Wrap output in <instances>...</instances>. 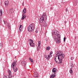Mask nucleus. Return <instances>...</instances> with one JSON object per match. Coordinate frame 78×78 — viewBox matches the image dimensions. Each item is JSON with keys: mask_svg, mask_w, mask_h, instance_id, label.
Masks as SVG:
<instances>
[{"mask_svg": "<svg viewBox=\"0 0 78 78\" xmlns=\"http://www.w3.org/2000/svg\"><path fill=\"white\" fill-rule=\"evenodd\" d=\"M57 37L58 39H61V35L59 34H57Z\"/></svg>", "mask_w": 78, "mask_h": 78, "instance_id": "nucleus-18", "label": "nucleus"}, {"mask_svg": "<svg viewBox=\"0 0 78 78\" xmlns=\"http://www.w3.org/2000/svg\"><path fill=\"white\" fill-rule=\"evenodd\" d=\"M52 34L53 38L54 39H56V36H55V34Z\"/></svg>", "mask_w": 78, "mask_h": 78, "instance_id": "nucleus-24", "label": "nucleus"}, {"mask_svg": "<svg viewBox=\"0 0 78 78\" xmlns=\"http://www.w3.org/2000/svg\"><path fill=\"white\" fill-rule=\"evenodd\" d=\"M47 55H44V57L45 58H47Z\"/></svg>", "mask_w": 78, "mask_h": 78, "instance_id": "nucleus-39", "label": "nucleus"}, {"mask_svg": "<svg viewBox=\"0 0 78 78\" xmlns=\"http://www.w3.org/2000/svg\"><path fill=\"white\" fill-rule=\"evenodd\" d=\"M71 67H73V63H71Z\"/></svg>", "mask_w": 78, "mask_h": 78, "instance_id": "nucleus-29", "label": "nucleus"}, {"mask_svg": "<svg viewBox=\"0 0 78 78\" xmlns=\"http://www.w3.org/2000/svg\"><path fill=\"white\" fill-rule=\"evenodd\" d=\"M34 24L32 23L29 25L27 28L28 31L29 32H33L35 27Z\"/></svg>", "mask_w": 78, "mask_h": 78, "instance_id": "nucleus-2", "label": "nucleus"}, {"mask_svg": "<svg viewBox=\"0 0 78 78\" xmlns=\"http://www.w3.org/2000/svg\"><path fill=\"white\" fill-rule=\"evenodd\" d=\"M12 68H13V70L14 71V72H16L17 71V70H18V69H17V68L16 67L15 68H14V66L13 67H12V66H11Z\"/></svg>", "mask_w": 78, "mask_h": 78, "instance_id": "nucleus-14", "label": "nucleus"}, {"mask_svg": "<svg viewBox=\"0 0 78 78\" xmlns=\"http://www.w3.org/2000/svg\"><path fill=\"white\" fill-rule=\"evenodd\" d=\"M5 77H6V78H8L7 77H8V76H5Z\"/></svg>", "mask_w": 78, "mask_h": 78, "instance_id": "nucleus-41", "label": "nucleus"}, {"mask_svg": "<svg viewBox=\"0 0 78 78\" xmlns=\"http://www.w3.org/2000/svg\"><path fill=\"white\" fill-rule=\"evenodd\" d=\"M66 21H64V23H66Z\"/></svg>", "mask_w": 78, "mask_h": 78, "instance_id": "nucleus-44", "label": "nucleus"}, {"mask_svg": "<svg viewBox=\"0 0 78 78\" xmlns=\"http://www.w3.org/2000/svg\"><path fill=\"white\" fill-rule=\"evenodd\" d=\"M23 6H24V5H23Z\"/></svg>", "mask_w": 78, "mask_h": 78, "instance_id": "nucleus-54", "label": "nucleus"}, {"mask_svg": "<svg viewBox=\"0 0 78 78\" xmlns=\"http://www.w3.org/2000/svg\"><path fill=\"white\" fill-rule=\"evenodd\" d=\"M41 41H39L38 44V47H40V46L41 45Z\"/></svg>", "mask_w": 78, "mask_h": 78, "instance_id": "nucleus-23", "label": "nucleus"}, {"mask_svg": "<svg viewBox=\"0 0 78 78\" xmlns=\"http://www.w3.org/2000/svg\"><path fill=\"white\" fill-rule=\"evenodd\" d=\"M12 77H14V75L12 76Z\"/></svg>", "mask_w": 78, "mask_h": 78, "instance_id": "nucleus-51", "label": "nucleus"}, {"mask_svg": "<svg viewBox=\"0 0 78 78\" xmlns=\"http://www.w3.org/2000/svg\"><path fill=\"white\" fill-rule=\"evenodd\" d=\"M2 26L3 27H5V26H4V25H2Z\"/></svg>", "mask_w": 78, "mask_h": 78, "instance_id": "nucleus-47", "label": "nucleus"}, {"mask_svg": "<svg viewBox=\"0 0 78 78\" xmlns=\"http://www.w3.org/2000/svg\"><path fill=\"white\" fill-rule=\"evenodd\" d=\"M28 41H29V40H28Z\"/></svg>", "mask_w": 78, "mask_h": 78, "instance_id": "nucleus-55", "label": "nucleus"}, {"mask_svg": "<svg viewBox=\"0 0 78 78\" xmlns=\"http://www.w3.org/2000/svg\"><path fill=\"white\" fill-rule=\"evenodd\" d=\"M45 40H46V42H47V41H48V39L47 38H46Z\"/></svg>", "mask_w": 78, "mask_h": 78, "instance_id": "nucleus-38", "label": "nucleus"}, {"mask_svg": "<svg viewBox=\"0 0 78 78\" xmlns=\"http://www.w3.org/2000/svg\"><path fill=\"white\" fill-rule=\"evenodd\" d=\"M31 42H30L29 43V44H30V46H31V47H34V45H32V44H34V43H33V40H32V41Z\"/></svg>", "mask_w": 78, "mask_h": 78, "instance_id": "nucleus-13", "label": "nucleus"}, {"mask_svg": "<svg viewBox=\"0 0 78 78\" xmlns=\"http://www.w3.org/2000/svg\"><path fill=\"white\" fill-rule=\"evenodd\" d=\"M17 61V60L15 61L14 62H13L12 63L11 66L12 67H16V66H17V64H16V63Z\"/></svg>", "mask_w": 78, "mask_h": 78, "instance_id": "nucleus-8", "label": "nucleus"}, {"mask_svg": "<svg viewBox=\"0 0 78 78\" xmlns=\"http://www.w3.org/2000/svg\"><path fill=\"white\" fill-rule=\"evenodd\" d=\"M0 47H3V44L0 43Z\"/></svg>", "mask_w": 78, "mask_h": 78, "instance_id": "nucleus-32", "label": "nucleus"}, {"mask_svg": "<svg viewBox=\"0 0 78 78\" xmlns=\"http://www.w3.org/2000/svg\"><path fill=\"white\" fill-rule=\"evenodd\" d=\"M62 53L63 52L61 51H57V53L56 55L55 56V58H56V57H57L58 56V55H59L62 54V53L63 54V53Z\"/></svg>", "mask_w": 78, "mask_h": 78, "instance_id": "nucleus-11", "label": "nucleus"}, {"mask_svg": "<svg viewBox=\"0 0 78 78\" xmlns=\"http://www.w3.org/2000/svg\"><path fill=\"white\" fill-rule=\"evenodd\" d=\"M16 58V57L15 56V58Z\"/></svg>", "mask_w": 78, "mask_h": 78, "instance_id": "nucleus-53", "label": "nucleus"}, {"mask_svg": "<svg viewBox=\"0 0 78 78\" xmlns=\"http://www.w3.org/2000/svg\"><path fill=\"white\" fill-rule=\"evenodd\" d=\"M36 33H38V29H37V28L36 29Z\"/></svg>", "mask_w": 78, "mask_h": 78, "instance_id": "nucleus-31", "label": "nucleus"}, {"mask_svg": "<svg viewBox=\"0 0 78 78\" xmlns=\"http://www.w3.org/2000/svg\"><path fill=\"white\" fill-rule=\"evenodd\" d=\"M0 13L1 14V16H2L3 15V11H2V9H0Z\"/></svg>", "mask_w": 78, "mask_h": 78, "instance_id": "nucleus-20", "label": "nucleus"}, {"mask_svg": "<svg viewBox=\"0 0 78 78\" xmlns=\"http://www.w3.org/2000/svg\"><path fill=\"white\" fill-rule=\"evenodd\" d=\"M5 5H9V2L8 1H5L4 2Z\"/></svg>", "mask_w": 78, "mask_h": 78, "instance_id": "nucleus-17", "label": "nucleus"}, {"mask_svg": "<svg viewBox=\"0 0 78 78\" xmlns=\"http://www.w3.org/2000/svg\"><path fill=\"white\" fill-rule=\"evenodd\" d=\"M23 25H20V26L19 27V30L20 32H22V31H23Z\"/></svg>", "mask_w": 78, "mask_h": 78, "instance_id": "nucleus-9", "label": "nucleus"}, {"mask_svg": "<svg viewBox=\"0 0 78 78\" xmlns=\"http://www.w3.org/2000/svg\"><path fill=\"white\" fill-rule=\"evenodd\" d=\"M62 59H64V58H58V59L59 61V62H58V61H57V59H56V57H55L54 60L56 63H57V64H61L62 62Z\"/></svg>", "mask_w": 78, "mask_h": 78, "instance_id": "nucleus-3", "label": "nucleus"}, {"mask_svg": "<svg viewBox=\"0 0 78 78\" xmlns=\"http://www.w3.org/2000/svg\"><path fill=\"white\" fill-rule=\"evenodd\" d=\"M58 33H59V32L58 30H53V33L52 32V34H55V36H57V35L58 34Z\"/></svg>", "mask_w": 78, "mask_h": 78, "instance_id": "nucleus-5", "label": "nucleus"}, {"mask_svg": "<svg viewBox=\"0 0 78 78\" xmlns=\"http://www.w3.org/2000/svg\"><path fill=\"white\" fill-rule=\"evenodd\" d=\"M72 68H73V67L70 68V70H72Z\"/></svg>", "mask_w": 78, "mask_h": 78, "instance_id": "nucleus-45", "label": "nucleus"}, {"mask_svg": "<svg viewBox=\"0 0 78 78\" xmlns=\"http://www.w3.org/2000/svg\"><path fill=\"white\" fill-rule=\"evenodd\" d=\"M2 20H1V19H0V23H2Z\"/></svg>", "mask_w": 78, "mask_h": 78, "instance_id": "nucleus-40", "label": "nucleus"}, {"mask_svg": "<svg viewBox=\"0 0 78 78\" xmlns=\"http://www.w3.org/2000/svg\"><path fill=\"white\" fill-rule=\"evenodd\" d=\"M73 59H74V58L73 57H71V60H73Z\"/></svg>", "mask_w": 78, "mask_h": 78, "instance_id": "nucleus-37", "label": "nucleus"}, {"mask_svg": "<svg viewBox=\"0 0 78 78\" xmlns=\"http://www.w3.org/2000/svg\"><path fill=\"white\" fill-rule=\"evenodd\" d=\"M26 62H25V61H22L21 62V64L23 66H25V65H26Z\"/></svg>", "mask_w": 78, "mask_h": 78, "instance_id": "nucleus-16", "label": "nucleus"}, {"mask_svg": "<svg viewBox=\"0 0 78 78\" xmlns=\"http://www.w3.org/2000/svg\"><path fill=\"white\" fill-rule=\"evenodd\" d=\"M51 54H53V51H51L50 53V56H51V57L52 56V55H51Z\"/></svg>", "mask_w": 78, "mask_h": 78, "instance_id": "nucleus-27", "label": "nucleus"}, {"mask_svg": "<svg viewBox=\"0 0 78 78\" xmlns=\"http://www.w3.org/2000/svg\"><path fill=\"white\" fill-rule=\"evenodd\" d=\"M5 23H7V21H5Z\"/></svg>", "mask_w": 78, "mask_h": 78, "instance_id": "nucleus-49", "label": "nucleus"}, {"mask_svg": "<svg viewBox=\"0 0 78 78\" xmlns=\"http://www.w3.org/2000/svg\"><path fill=\"white\" fill-rule=\"evenodd\" d=\"M29 59L31 61V62H33L32 63H33V60L30 58H29Z\"/></svg>", "mask_w": 78, "mask_h": 78, "instance_id": "nucleus-25", "label": "nucleus"}, {"mask_svg": "<svg viewBox=\"0 0 78 78\" xmlns=\"http://www.w3.org/2000/svg\"><path fill=\"white\" fill-rule=\"evenodd\" d=\"M55 41L56 42V43H57V44H59L60 43V41H61V40H60V39L59 38L58 39V38H55L54 39Z\"/></svg>", "mask_w": 78, "mask_h": 78, "instance_id": "nucleus-12", "label": "nucleus"}, {"mask_svg": "<svg viewBox=\"0 0 78 78\" xmlns=\"http://www.w3.org/2000/svg\"><path fill=\"white\" fill-rule=\"evenodd\" d=\"M34 45V47L35 46V44H34H34H32V45Z\"/></svg>", "mask_w": 78, "mask_h": 78, "instance_id": "nucleus-43", "label": "nucleus"}, {"mask_svg": "<svg viewBox=\"0 0 78 78\" xmlns=\"http://www.w3.org/2000/svg\"><path fill=\"white\" fill-rule=\"evenodd\" d=\"M69 72L70 73H73V70H72V69H70L69 70Z\"/></svg>", "mask_w": 78, "mask_h": 78, "instance_id": "nucleus-28", "label": "nucleus"}, {"mask_svg": "<svg viewBox=\"0 0 78 78\" xmlns=\"http://www.w3.org/2000/svg\"><path fill=\"white\" fill-rule=\"evenodd\" d=\"M4 24H6V23H5V21L4 22Z\"/></svg>", "mask_w": 78, "mask_h": 78, "instance_id": "nucleus-46", "label": "nucleus"}, {"mask_svg": "<svg viewBox=\"0 0 78 78\" xmlns=\"http://www.w3.org/2000/svg\"><path fill=\"white\" fill-rule=\"evenodd\" d=\"M66 12H67V11H69V10H68V9L67 8H66Z\"/></svg>", "mask_w": 78, "mask_h": 78, "instance_id": "nucleus-36", "label": "nucleus"}, {"mask_svg": "<svg viewBox=\"0 0 78 78\" xmlns=\"http://www.w3.org/2000/svg\"><path fill=\"white\" fill-rule=\"evenodd\" d=\"M7 27H8V28H11V26L10 25V24L8 23L7 24Z\"/></svg>", "mask_w": 78, "mask_h": 78, "instance_id": "nucleus-22", "label": "nucleus"}, {"mask_svg": "<svg viewBox=\"0 0 78 78\" xmlns=\"http://www.w3.org/2000/svg\"><path fill=\"white\" fill-rule=\"evenodd\" d=\"M50 56L51 57V56H50V55H48L47 57H46V59H47L48 60H49V59H50Z\"/></svg>", "mask_w": 78, "mask_h": 78, "instance_id": "nucleus-19", "label": "nucleus"}, {"mask_svg": "<svg viewBox=\"0 0 78 78\" xmlns=\"http://www.w3.org/2000/svg\"><path fill=\"white\" fill-rule=\"evenodd\" d=\"M8 72L9 74H11V71L10 70H8Z\"/></svg>", "mask_w": 78, "mask_h": 78, "instance_id": "nucleus-33", "label": "nucleus"}, {"mask_svg": "<svg viewBox=\"0 0 78 78\" xmlns=\"http://www.w3.org/2000/svg\"><path fill=\"white\" fill-rule=\"evenodd\" d=\"M30 41L31 42V41H33V40L31 39H30Z\"/></svg>", "mask_w": 78, "mask_h": 78, "instance_id": "nucleus-42", "label": "nucleus"}, {"mask_svg": "<svg viewBox=\"0 0 78 78\" xmlns=\"http://www.w3.org/2000/svg\"><path fill=\"white\" fill-rule=\"evenodd\" d=\"M1 25H2V26L3 25V24H2V23Z\"/></svg>", "mask_w": 78, "mask_h": 78, "instance_id": "nucleus-48", "label": "nucleus"}, {"mask_svg": "<svg viewBox=\"0 0 78 78\" xmlns=\"http://www.w3.org/2000/svg\"><path fill=\"white\" fill-rule=\"evenodd\" d=\"M12 76H11V74H9V76L8 78H11Z\"/></svg>", "mask_w": 78, "mask_h": 78, "instance_id": "nucleus-30", "label": "nucleus"}, {"mask_svg": "<svg viewBox=\"0 0 78 78\" xmlns=\"http://www.w3.org/2000/svg\"><path fill=\"white\" fill-rule=\"evenodd\" d=\"M47 18V16L44 13L40 17V19L39 20V23L40 25H42L41 23H44V27H46L47 26V24L46 23Z\"/></svg>", "mask_w": 78, "mask_h": 78, "instance_id": "nucleus-1", "label": "nucleus"}, {"mask_svg": "<svg viewBox=\"0 0 78 78\" xmlns=\"http://www.w3.org/2000/svg\"><path fill=\"white\" fill-rule=\"evenodd\" d=\"M34 76L35 78L39 77V74L37 72H35L34 75Z\"/></svg>", "mask_w": 78, "mask_h": 78, "instance_id": "nucleus-10", "label": "nucleus"}, {"mask_svg": "<svg viewBox=\"0 0 78 78\" xmlns=\"http://www.w3.org/2000/svg\"><path fill=\"white\" fill-rule=\"evenodd\" d=\"M56 77V76L55 75H53V74H52L51 75H50V78H54Z\"/></svg>", "mask_w": 78, "mask_h": 78, "instance_id": "nucleus-15", "label": "nucleus"}, {"mask_svg": "<svg viewBox=\"0 0 78 78\" xmlns=\"http://www.w3.org/2000/svg\"><path fill=\"white\" fill-rule=\"evenodd\" d=\"M27 11V10H26V8H24L23 11V16L22 17V20H23L25 17H26V15H25V14H25L26 13V12Z\"/></svg>", "mask_w": 78, "mask_h": 78, "instance_id": "nucleus-4", "label": "nucleus"}, {"mask_svg": "<svg viewBox=\"0 0 78 78\" xmlns=\"http://www.w3.org/2000/svg\"><path fill=\"white\" fill-rule=\"evenodd\" d=\"M64 56L65 55L61 54L57 55V57H58V59L59 58H64Z\"/></svg>", "mask_w": 78, "mask_h": 78, "instance_id": "nucleus-7", "label": "nucleus"}, {"mask_svg": "<svg viewBox=\"0 0 78 78\" xmlns=\"http://www.w3.org/2000/svg\"><path fill=\"white\" fill-rule=\"evenodd\" d=\"M56 70H57V69H56V68H54L52 70V72L53 73H53H52V74H53V75H55V76H56Z\"/></svg>", "mask_w": 78, "mask_h": 78, "instance_id": "nucleus-6", "label": "nucleus"}, {"mask_svg": "<svg viewBox=\"0 0 78 78\" xmlns=\"http://www.w3.org/2000/svg\"><path fill=\"white\" fill-rule=\"evenodd\" d=\"M3 22H5V20H3Z\"/></svg>", "mask_w": 78, "mask_h": 78, "instance_id": "nucleus-50", "label": "nucleus"}, {"mask_svg": "<svg viewBox=\"0 0 78 78\" xmlns=\"http://www.w3.org/2000/svg\"><path fill=\"white\" fill-rule=\"evenodd\" d=\"M71 75H73V74H71Z\"/></svg>", "mask_w": 78, "mask_h": 78, "instance_id": "nucleus-52", "label": "nucleus"}, {"mask_svg": "<svg viewBox=\"0 0 78 78\" xmlns=\"http://www.w3.org/2000/svg\"><path fill=\"white\" fill-rule=\"evenodd\" d=\"M66 37H64V42H66Z\"/></svg>", "mask_w": 78, "mask_h": 78, "instance_id": "nucleus-34", "label": "nucleus"}, {"mask_svg": "<svg viewBox=\"0 0 78 78\" xmlns=\"http://www.w3.org/2000/svg\"><path fill=\"white\" fill-rule=\"evenodd\" d=\"M46 50H48V51H49L50 50V47H47L46 48Z\"/></svg>", "mask_w": 78, "mask_h": 78, "instance_id": "nucleus-21", "label": "nucleus"}, {"mask_svg": "<svg viewBox=\"0 0 78 78\" xmlns=\"http://www.w3.org/2000/svg\"><path fill=\"white\" fill-rule=\"evenodd\" d=\"M9 11L11 12H12V11H13V9H12V8L10 9H9Z\"/></svg>", "mask_w": 78, "mask_h": 78, "instance_id": "nucleus-26", "label": "nucleus"}, {"mask_svg": "<svg viewBox=\"0 0 78 78\" xmlns=\"http://www.w3.org/2000/svg\"><path fill=\"white\" fill-rule=\"evenodd\" d=\"M39 46H38L37 47V51H39Z\"/></svg>", "mask_w": 78, "mask_h": 78, "instance_id": "nucleus-35", "label": "nucleus"}]
</instances>
